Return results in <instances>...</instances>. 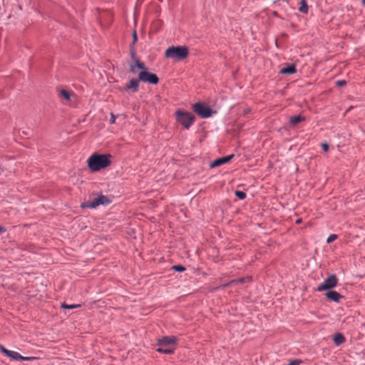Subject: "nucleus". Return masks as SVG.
<instances>
[{"label":"nucleus","mask_w":365,"mask_h":365,"mask_svg":"<svg viewBox=\"0 0 365 365\" xmlns=\"http://www.w3.org/2000/svg\"><path fill=\"white\" fill-rule=\"evenodd\" d=\"M333 340H334V344L336 346H339V345L342 344L345 341L346 339L342 334L337 333L334 336Z\"/></svg>","instance_id":"16"},{"label":"nucleus","mask_w":365,"mask_h":365,"mask_svg":"<svg viewBox=\"0 0 365 365\" xmlns=\"http://www.w3.org/2000/svg\"><path fill=\"white\" fill-rule=\"evenodd\" d=\"M338 279L335 274L329 275L324 281L320 284L317 287V291L323 292L325 290H330L337 285Z\"/></svg>","instance_id":"6"},{"label":"nucleus","mask_w":365,"mask_h":365,"mask_svg":"<svg viewBox=\"0 0 365 365\" xmlns=\"http://www.w3.org/2000/svg\"><path fill=\"white\" fill-rule=\"evenodd\" d=\"M109 155L93 154L88 159V166L93 172L99 171L110 165Z\"/></svg>","instance_id":"1"},{"label":"nucleus","mask_w":365,"mask_h":365,"mask_svg":"<svg viewBox=\"0 0 365 365\" xmlns=\"http://www.w3.org/2000/svg\"><path fill=\"white\" fill-rule=\"evenodd\" d=\"M173 269L177 272H183L185 270V268L181 265H175L173 267Z\"/></svg>","instance_id":"24"},{"label":"nucleus","mask_w":365,"mask_h":365,"mask_svg":"<svg viewBox=\"0 0 365 365\" xmlns=\"http://www.w3.org/2000/svg\"><path fill=\"white\" fill-rule=\"evenodd\" d=\"M138 78L144 83H149L155 85L158 83L159 78L155 73H150L147 71H141L138 73Z\"/></svg>","instance_id":"7"},{"label":"nucleus","mask_w":365,"mask_h":365,"mask_svg":"<svg viewBox=\"0 0 365 365\" xmlns=\"http://www.w3.org/2000/svg\"><path fill=\"white\" fill-rule=\"evenodd\" d=\"M176 120L180 123L185 129H189L195 121V116L187 111L178 110L175 113Z\"/></svg>","instance_id":"3"},{"label":"nucleus","mask_w":365,"mask_h":365,"mask_svg":"<svg viewBox=\"0 0 365 365\" xmlns=\"http://www.w3.org/2000/svg\"><path fill=\"white\" fill-rule=\"evenodd\" d=\"M297 72L296 67L294 64L288 65L287 67L280 70L282 74H292Z\"/></svg>","instance_id":"15"},{"label":"nucleus","mask_w":365,"mask_h":365,"mask_svg":"<svg viewBox=\"0 0 365 365\" xmlns=\"http://www.w3.org/2000/svg\"><path fill=\"white\" fill-rule=\"evenodd\" d=\"M338 237V236L335 234H332V235H330L328 238L327 239V243H331L333 241H334L335 240H336Z\"/></svg>","instance_id":"23"},{"label":"nucleus","mask_w":365,"mask_h":365,"mask_svg":"<svg viewBox=\"0 0 365 365\" xmlns=\"http://www.w3.org/2000/svg\"><path fill=\"white\" fill-rule=\"evenodd\" d=\"M363 4H365V0H362Z\"/></svg>","instance_id":"33"},{"label":"nucleus","mask_w":365,"mask_h":365,"mask_svg":"<svg viewBox=\"0 0 365 365\" xmlns=\"http://www.w3.org/2000/svg\"><path fill=\"white\" fill-rule=\"evenodd\" d=\"M81 305L80 304H71V305H67L66 304H61V307L63 308V309H76V308H78V307H80Z\"/></svg>","instance_id":"22"},{"label":"nucleus","mask_w":365,"mask_h":365,"mask_svg":"<svg viewBox=\"0 0 365 365\" xmlns=\"http://www.w3.org/2000/svg\"><path fill=\"white\" fill-rule=\"evenodd\" d=\"M304 119H305L304 117L302 116V115H294V116L290 118L289 123L292 125L294 126L297 124H298L299 123L304 120Z\"/></svg>","instance_id":"18"},{"label":"nucleus","mask_w":365,"mask_h":365,"mask_svg":"<svg viewBox=\"0 0 365 365\" xmlns=\"http://www.w3.org/2000/svg\"><path fill=\"white\" fill-rule=\"evenodd\" d=\"M33 358L32 357H29V356H23L21 355V358H19V360H23V361H30Z\"/></svg>","instance_id":"27"},{"label":"nucleus","mask_w":365,"mask_h":365,"mask_svg":"<svg viewBox=\"0 0 365 365\" xmlns=\"http://www.w3.org/2000/svg\"><path fill=\"white\" fill-rule=\"evenodd\" d=\"M115 118H116L115 115L114 114L111 113V116H110V123H114L115 121Z\"/></svg>","instance_id":"28"},{"label":"nucleus","mask_w":365,"mask_h":365,"mask_svg":"<svg viewBox=\"0 0 365 365\" xmlns=\"http://www.w3.org/2000/svg\"><path fill=\"white\" fill-rule=\"evenodd\" d=\"M137 69H140V71H147L148 68L143 63L140 62L138 59L135 58V63L130 65V71L133 73H136Z\"/></svg>","instance_id":"9"},{"label":"nucleus","mask_w":365,"mask_h":365,"mask_svg":"<svg viewBox=\"0 0 365 365\" xmlns=\"http://www.w3.org/2000/svg\"><path fill=\"white\" fill-rule=\"evenodd\" d=\"M159 347L157 349V351L165 354H172L174 351V347H169L167 346H158Z\"/></svg>","instance_id":"17"},{"label":"nucleus","mask_w":365,"mask_h":365,"mask_svg":"<svg viewBox=\"0 0 365 365\" xmlns=\"http://www.w3.org/2000/svg\"><path fill=\"white\" fill-rule=\"evenodd\" d=\"M235 194L240 200H244L246 197V193L241 190H236Z\"/></svg>","instance_id":"21"},{"label":"nucleus","mask_w":365,"mask_h":365,"mask_svg":"<svg viewBox=\"0 0 365 365\" xmlns=\"http://www.w3.org/2000/svg\"><path fill=\"white\" fill-rule=\"evenodd\" d=\"M252 281V277L251 276H247L245 277H241L237 279H233L230 281L228 284V285L235 284H246L249 283ZM225 286H227L226 284Z\"/></svg>","instance_id":"14"},{"label":"nucleus","mask_w":365,"mask_h":365,"mask_svg":"<svg viewBox=\"0 0 365 365\" xmlns=\"http://www.w3.org/2000/svg\"><path fill=\"white\" fill-rule=\"evenodd\" d=\"M193 110L201 118H207L213 113L212 110L203 103H197L193 105Z\"/></svg>","instance_id":"5"},{"label":"nucleus","mask_w":365,"mask_h":365,"mask_svg":"<svg viewBox=\"0 0 365 365\" xmlns=\"http://www.w3.org/2000/svg\"><path fill=\"white\" fill-rule=\"evenodd\" d=\"M301 222H302V220H301V219H298V220L296 221V223L299 224Z\"/></svg>","instance_id":"31"},{"label":"nucleus","mask_w":365,"mask_h":365,"mask_svg":"<svg viewBox=\"0 0 365 365\" xmlns=\"http://www.w3.org/2000/svg\"><path fill=\"white\" fill-rule=\"evenodd\" d=\"M139 78H132L125 85V90H130L132 92H137L139 88Z\"/></svg>","instance_id":"10"},{"label":"nucleus","mask_w":365,"mask_h":365,"mask_svg":"<svg viewBox=\"0 0 365 365\" xmlns=\"http://www.w3.org/2000/svg\"><path fill=\"white\" fill-rule=\"evenodd\" d=\"M110 202H111V201L108 197H106L103 195H99L91 200L84 202L82 204V207H89V208H96L101 205H108Z\"/></svg>","instance_id":"4"},{"label":"nucleus","mask_w":365,"mask_h":365,"mask_svg":"<svg viewBox=\"0 0 365 365\" xmlns=\"http://www.w3.org/2000/svg\"><path fill=\"white\" fill-rule=\"evenodd\" d=\"M299 11L302 14L308 13L309 6H308L307 0H301L300 1V6L299 8Z\"/></svg>","instance_id":"19"},{"label":"nucleus","mask_w":365,"mask_h":365,"mask_svg":"<svg viewBox=\"0 0 365 365\" xmlns=\"http://www.w3.org/2000/svg\"><path fill=\"white\" fill-rule=\"evenodd\" d=\"M133 41L135 43V42L137 41V35H136V32L135 31L133 32Z\"/></svg>","instance_id":"30"},{"label":"nucleus","mask_w":365,"mask_h":365,"mask_svg":"<svg viewBox=\"0 0 365 365\" xmlns=\"http://www.w3.org/2000/svg\"><path fill=\"white\" fill-rule=\"evenodd\" d=\"M60 96L64 99L68 101L71 98V93L65 89H62L60 92Z\"/></svg>","instance_id":"20"},{"label":"nucleus","mask_w":365,"mask_h":365,"mask_svg":"<svg viewBox=\"0 0 365 365\" xmlns=\"http://www.w3.org/2000/svg\"><path fill=\"white\" fill-rule=\"evenodd\" d=\"M3 231H4V228L3 227L0 226V232H3Z\"/></svg>","instance_id":"32"},{"label":"nucleus","mask_w":365,"mask_h":365,"mask_svg":"<svg viewBox=\"0 0 365 365\" xmlns=\"http://www.w3.org/2000/svg\"><path fill=\"white\" fill-rule=\"evenodd\" d=\"M325 295L328 299L334 302H339L340 299L343 297L339 293L331 290L327 292Z\"/></svg>","instance_id":"13"},{"label":"nucleus","mask_w":365,"mask_h":365,"mask_svg":"<svg viewBox=\"0 0 365 365\" xmlns=\"http://www.w3.org/2000/svg\"><path fill=\"white\" fill-rule=\"evenodd\" d=\"M165 56L166 58L174 61H180L188 56V49L185 46H172L166 49Z\"/></svg>","instance_id":"2"},{"label":"nucleus","mask_w":365,"mask_h":365,"mask_svg":"<svg viewBox=\"0 0 365 365\" xmlns=\"http://www.w3.org/2000/svg\"><path fill=\"white\" fill-rule=\"evenodd\" d=\"M234 157V155H230L225 157H222L218 159H216L213 162L211 163L210 167L211 168H216L221 165L225 164L228 163L232 158Z\"/></svg>","instance_id":"11"},{"label":"nucleus","mask_w":365,"mask_h":365,"mask_svg":"<svg viewBox=\"0 0 365 365\" xmlns=\"http://www.w3.org/2000/svg\"><path fill=\"white\" fill-rule=\"evenodd\" d=\"M346 84V81H336V85L339 86H342Z\"/></svg>","instance_id":"29"},{"label":"nucleus","mask_w":365,"mask_h":365,"mask_svg":"<svg viewBox=\"0 0 365 365\" xmlns=\"http://www.w3.org/2000/svg\"><path fill=\"white\" fill-rule=\"evenodd\" d=\"M176 340L177 339L174 336H165L158 340V345L173 347L175 343L176 342Z\"/></svg>","instance_id":"8"},{"label":"nucleus","mask_w":365,"mask_h":365,"mask_svg":"<svg viewBox=\"0 0 365 365\" xmlns=\"http://www.w3.org/2000/svg\"><path fill=\"white\" fill-rule=\"evenodd\" d=\"M322 148L326 152L329 150V145L327 143H324L322 144Z\"/></svg>","instance_id":"26"},{"label":"nucleus","mask_w":365,"mask_h":365,"mask_svg":"<svg viewBox=\"0 0 365 365\" xmlns=\"http://www.w3.org/2000/svg\"><path fill=\"white\" fill-rule=\"evenodd\" d=\"M300 361L294 359L292 360L287 365H299Z\"/></svg>","instance_id":"25"},{"label":"nucleus","mask_w":365,"mask_h":365,"mask_svg":"<svg viewBox=\"0 0 365 365\" xmlns=\"http://www.w3.org/2000/svg\"><path fill=\"white\" fill-rule=\"evenodd\" d=\"M0 349L3 353L12 359L19 360V358H21V354L16 351L8 350L1 345L0 346Z\"/></svg>","instance_id":"12"}]
</instances>
